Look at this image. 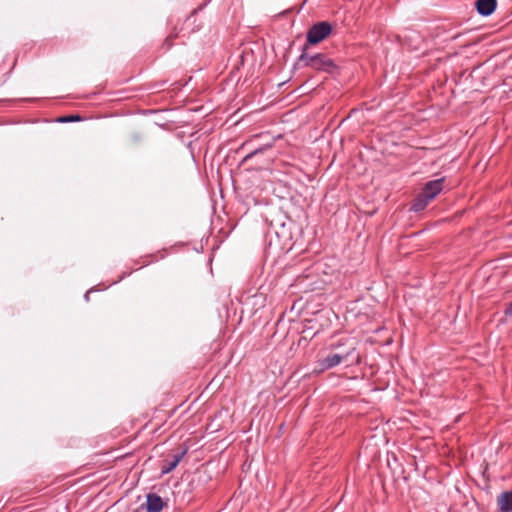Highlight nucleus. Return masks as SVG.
<instances>
[{"label":"nucleus","mask_w":512,"mask_h":512,"mask_svg":"<svg viewBox=\"0 0 512 512\" xmlns=\"http://www.w3.org/2000/svg\"><path fill=\"white\" fill-rule=\"evenodd\" d=\"M332 26L328 22H319L314 24L307 32V42L315 45L329 36Z\"/></svg>","instance_id":"obj_4"},{"label":"nucleus","mask_w":512,"mask_h":512,"mask_svg":"<svg viewBox=\"0 0 512 512\" xmlns=\"http://www.w3.org/2000/svg\"><path fill=\"white\" fill-rule=\"evenodd\" d=\"M80 119L77 115H71L67 117H62L59 119L60 122H72V121H78Z\"/></svg>","instance_id":"obj_9"},{"label":"nucleus","mask_w":512,"mask_h":512,"mask_svg":"<svg viewBox=\"0 0 512 512\" xmlns=\"http://www.w3.org/2000/svg\"><path fill=\"white\" fill-rule=\"evenodd\" d=\"M444 181L445 178L442 177L427 182L421 193L413 201L411 210L419 212L425 209L429 202L432 201L443 190Z\"/></svg>","instance_id":"obj_1"},{"label":"nucleus","mask_w":512,"mask_h":512,"mask_svg":"<svg viewBox=\"0 0 512 512\" xmlns=\"http://www.w3.org/2000/svg\"><path fill=\"white\" fill-rule=\"evenodd\" d=\"M299 60L303 62L305 66L311 67L315 70L332 72L335 68L333 61L324 54H315L310 56L303 52Z\"/></svg>","instance_id":"obj_2"},{"label":"nucleus","mask_w":512,"mask_h":512,"mask_svg":"<svg viewBox=\"0 0 512 512\" xmlns=\"http://www.w3.org/2000/svg\"><path fill=\"white\" fill-rule=\"evenodd\" d=\"M164 507L162 498L155 494L149 493L146 497V511L147 512H161Z\"/></svg>","instance_id":"obj_5"},{"label":"nucleus","mask_w":512,"mask_h":512,"mask_svg":"<svg viewBox=\"0 0 512 512\" xmlns=\"http://www.w3.org/2000/svg\"><path fill=\"white\" fill-rule=\"evenodd\" d=\"M497 504L500 512H512V491L502 492L497 497Z\"/></svg>","instance_id":"obj_7"},{"label":"nucleus","mask_w":512,"mask_h":512,"mask_svg":"<svg viewBox=\"0 0 512 512\" xmlns=\"http://www.w3.org/2000/svg\"><path fill=\"white\" fill-rule=\"evenodd\" d=\"M505 315L512 317V301L506 307Z\"/></svg>","instance_id":"obj_11"},{"label":"nucleus","mask_w":512,"mask_h":512,"mask_svg":"<svg viewBox=\"0 0 512 512\" xmlns=\"http://www.w3.org/2000/svg\"><path fill=\"white\" fill-rule=\"evenodd\" d=\"M186 452L187 450L184 449L181 453L174 455L171 460H164L163 465L161 467L162 474H168L172 472L181 462Z\"/></svg>","instance_id":"obj_8"},{"label":"nucleus","mask_w":512,"mask_h":512,"mask_svg":"<svg viewBox=\"0 0 512 512\" xmlns=\"http://www.w3.org/2000/svg\"><path fill=\"white\" fill-rule=\"evenodd\" d=\"M356 347L352 343L349 345L348 350L346 352L341 353H333L329 354L323 359L319 361V366L322 370H328L331 369L337 365H339L342 361L347 360L349 357L352 356L354 353Z\"/></svg>","instance_id":"obj_3"},{"label":"nucleus","mask_w":512,"mask_h":512,"mask_svg":"<svg viewBox=\"0 0 512 512\" xmlns=\"http://www.w3.org/2000/svg\"><path fill=\"white\" fill-rule=\"evenodd\" d=\"M475 5L480 15L489 16L495 11L497 0H477Z\"/></svg>","instance_id":"obj_6"},{"label":"nucleus","mask_w":512,"mask_h":512,"mask_svg":"<svg viewBox=\"0 0 512 512\" xmlns=\"http://www.w3.org/2000/svg\"><path fill=\"white\" fill-rule=\"evenodd\" d=\"M259 151H262V149H257L251 153H249L247 156H245V158L243 159L242 162H246L248 159L252 158L255 154H257Z\"/></svg>","instance_id":"obj_10"}]
</instances>
